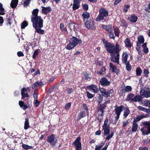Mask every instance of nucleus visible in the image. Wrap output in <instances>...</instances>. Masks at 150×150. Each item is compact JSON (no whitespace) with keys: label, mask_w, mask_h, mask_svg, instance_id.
<instances>
[{"label":"nucleus","mask_w":150,"mask_h":150,"mask_svg":"<svg viewBox=\"0 0 150 150\" xmlns=\"http://www.w3.org/2000/svg\"><path fill=\"white\" fill-rule=\"evenodd\" d=\"M138 108L139 110L142 111L144 112H148L149 109L145 108L141 106H139L138 107Z\"/></svg>","instance_id":"nucleus-42"},{"label":"nucleus","mask_w":150,"mask_h":150,"mask_svg":"<svg viewBox=\"0 0 150 150\" xmlns=\"http://www.w3.org/2000/svg\"><path fill=\"white\" fill-rule=\"evenodd\" d=\"M115 53H119L120 51V46L118 44H116L115 47Z\"/></svg>","instance_id":"nucleus-52"},{"label":"nucleus","mask_w":150,"mask_h":150,"mask_svg":"<svg viewBox=\"0 0 150 150\" xmlns=\"http://www.w3.org/2000/svg\"><path fill=\"white\" fill-rule=\"evenodd\" d=\"M19 104L21 107L23 108L24 110L28 108L27 106L25 105L23 102L22 101H20L19 102Z\"/></svg>","instance_id":"nucleus-36"},{"label":"nucleus","mask_w":150,"mask_h":150,"mask_svg":"<svg viewBox=\"0 0 150 150\" xmlns=\"http://www.w3.org/2000/svg\"><path fill=\"white\" fill-rule=\"evenodd\" d=\"M47 141L49 142L51 146L54 145L56 142V138L53 134L48 137Z\"/></svg>","instance_id":"nucleus-10"},{"label":"nucleus","mask_w":150,"mask_h":150,"mask_svg":"<svg viewBox=\"0 0 150 150\" xmlns=\"http://www.w3.org/2000/svg\"><path fill=\"white\" fill-rule=\"evenodd\" d=\"M137 17L135 15H132L130 17L128 18V20L132 22L135 23L137 20Z\"/></svg>","instance_id":"nucleus-20"},{"label":"nucleus","mask_w":150,"mask_h":150,"mask_svg":"<svg viewBox=\"0 0 150 150\" xmlns=\"http://www.w3.org/2000/svg\"><path fill=\"white\" fill-rule=\"evenodd\" d=\"M146 10L147 11L150 13V2L148 6L146 8Z\"/></svg>","instance_id":"nucleus-63"},{"label":"nucleus","mask_w":150,"mask_h":150,"mask_svg":"<svg viewBox=\"0 0 150 150\" xmlns=\"http://www.w3.org/2000/svg\"><path fill=\"white\" fill-rule=\"evenodd\" d=\"M86 27L88 29H92L94 27V22L92 21L85 22Z\"/></svg>","instance_id":"nucleus-16"},{"label":"nucleus","mask_w":150,"mask_h":150,"mask_svg":"<svg viewBox=\"0 0 150 150\" xmlns=\"http://www.w3.org/2000/svg\"><path fill=\"white\" fill-rule=\"evenodd\" d=\"M60 29L61 30H64V25L62 23H61L60 24Z\"/></svg>","instance_id":"nucleus-64"},{"label":"nucleus","mask_w":150,"mask_h":150,"mask_svg":"<svg viewBox=\"0 0 150 150\" xmlns=\"http://www.w3.org/2000/svg\"><path fill=\"white\" fill-rule=\"evenodd\" d=\"M90 91L94 93H96L98 91V87L95 85H92L87 87Z\"/></svg>","instance_id":"nucleus-14"},{"label":"nucleus","mask_w":150,"mask_h":150,"mask_svg":"<svg viewBox=\"0 0 150 150\" xmlns=\"http://www.w3.org/2000/svg\"><path fill=\"white\" fill-rule=\"evenodd\" d=\"M104 144V142H102L100 144L96 145L95 146V150H100Z\"/></svg>","instance_id":"nucleus-39"},{"label":"nucleus","mask_w":150,"mask_h":150,"mask_svg":"<svg viewBox=\"0 0 150 150\" xmlns=\"http://www.w3.org/2000/svg\"><path fill=\"white\" fill-rule=\"evenodd\" d=\"M136 72L137 75L140 76L142 72V71L139 67H137L136 69Z\"/></svg>","instance_id":"nucleus-44"},{"label":"nucleus","mask_w":150,"mask_h":150,"mask_svg":"<svg viewBox=\"0 0 150 150\" xmlns=\"http://www.w3.org/2000/svg\"><path fill=\"white\" fill-rule=\"evenodd\" d=\"M87 96L88 98H91L93 96V95L88 91L86 92Z\"/></svg>","instance_id":"nucleus-57"},{"label":"nucleus","mask_w":150,"mask_h":150,"mask_svg":"<svg viewBox=\"0 0 150 150\" xmlns=\"http://www.w3.org/2000/svg\"><path fill=\"white\" fill-rule=\"evenodd\" d=\"M103 42L108 52L111 54H113L115 53V46L113 44H110L105 41H103Z\"/></svg>","instance_id":"nucleus-5"},{"label":"nucleus","mask_w":150,"mask_h":150,"mask_svg":"<svg viewBox=\"0 0 150 150\" xmlns=\"http://www.w3.org/2000/svg\"><path fill=\"white\" fill-rule=\"evenodd\" d=\"M85 115L84 111L81 112L78 115V118H77V120L79 121L81 119L83 118Z\"/></svg>","instance_id":"nucleus-34"},{"label":"nucleus","mask_w":150,"mask_h":150,"mask_svg":"<svg viewBox=\"0 0 150 150\" xmlns=\"http://www.w3.org/2000/svg\"><path fill=\"white\" fill-rule=\"evenodd\" d=\"M85 78L88 80L91 77V74L88 73L86 72L85 74Z\"/></svg>","instance_id":"nucleus-54"},{"label":"nucleus","mask_w":150,"mask_h":150,"mask_svg":"<svg viewBox=\"0 0 150 150\" xmlns=\"http://www.w3.org/2000/svg\"><path fill=\"white\" fill-rule=\"evenodd\" d=\"M82 16L84 19V21L86 22L88 21L89 16V13L88 12H84L82 14Z\"/></svg>","instance_id":"nucleus-28"},{"label":"nucleus","mask_w":150,"mask_h":150,"mask_svg":"<svg viewBox=\"0 0 150 150\" xmlns=\"http://www.w3.org/2000/svg\"><path fill=\"white\" fill-rule=\"evenodd\" d=\"M108 120L107 118L105 120L104 124L103 126V129L104 132V135L106 136V140H109L112 138L114 134L113 132H112L109 134L110 131V125L108 123Z\"/></svg>","instance_id":"nucleus-2"},{"label":"nucleus","mask_w":150,"mask_h":150,"mask_svg":"<svg viewBox=\"0 0 150 150\" xmlns=\"http://www.w3.org/2000/svg\"><path fill=\"white\" fill-rule=\"evenodd\" d=\"M100 91L102 95L105 97H108L110 96L109 93L106 91V90L104 88H101Z\"/></svg>","instance_id":"nucleus-17"},{"label":"nucleus","mask_w":150,"mask_h":150,"mask_svg":"<svg viewBox=\"0 0 150 150\" xmlns=\"http://www.w3.org/2000/svg\"><path fill=\"white\" fill-rule=\"evenodd\" d=\"M110 67L111 71L113 72H115L117 74L119 73V71L117 70L116 67L113 65L112 63H110Z\"/></svg>","instance_id":"nucleus-19"},{"label":"nucleus","mask_w":150,"mask_h":150,"mask_svg":"<svg viewBox=\"0 0 150 150\" xmlns=\"http://www.w3.org/2000/svg\"><path fill=\"white\" fill-rule=\"evenodd\" d=\"M125 8L123 9V11L124 12L126 13L129 7V5H127L125 6Z\"/></svg>","instance_id":"nucleus-59"},{"label":"nucleus","mask_w":150,"mask_h":150,"mask_svg":"<svg viewBox=\"0 0 150 150\" xmlns=\"http://www.w3.org/2000/svg\"><path fill=\"white\" fill-rule=\"evenodd\" d=\"M83 9L85 11H87L88 9V5L86 4L83 5Z\"/></svg>","instance_id":"nucleus-61"},{"label":"nucleus","mask_w":150,"mask_h":150,"mask_svg":"<svg viewBox=\"0 0 150 150\" xmlns=\"http://www.w3.org/2000/svg\"><path fill=\"white\" fill-rule=\"evenodd\" d=\"M105 67H102L100 71H98V73L100 75H104L105 73Z\"/></svg>","instance_id":"nucleus-37"},{"label":"nucleus","mask_w":150,"mask_h":150,"mask_svg":"<svg viewBox=\"0 0 150 150\" xmlns=\"http://www.w3.org/2000/svg\"><path fill=\"white\" fill-rule=\"evenodd\" d=\"M18 3V0H12L10 4L11 6L13 8L16 7Z\"/></svg>","instance_id":"nucleus-27"},{"label":"nucleus","mask_w":150,"mask_h":150,"mask_svg":"<svg viewBox=\"0 0 150 150\" xmlns=\"http://www.w3.org/2000/svg\"><path fill=\"white\" fill-rule=\"evenodd\" d=\"M73 91L74 90L71 88L69 87L66 88V91L68 94L72 93Z\"/></svg>","instance_id":"nucleus-48"},{"label":"nucleus","mask_w":150,"mask_h":150,"mask_svg":"<svg viewBox=\"0 0 150 150\" xmlns=\"http://www.w3.org/2000/svg\"><path fill=\"white\" fill-rule=\"evenodd\" d=\"M100 83L102 86H109L110 84V82L108 81L106 78L103 77L100 79Z\"/></svg>","instance_id":"nucleus-13"},{"label":"nucleus","mask_w":150,"mask_h":150,"mask_svg":"<svg viewBox=\"0 0 150 150\" xmlns=\"http://www.w3.org/2000/svg\"><path fill=\"white\" fill-rule=\"evenodd\" d=\"M140 94L145 98L150 97V89L146 88L141 89L140 91Z\"/></svg>","instance_id":"nucleus-9"},{"label":"nucleus","mask_w":150,"mask_h":150,"mask_svg":"<svg viewBox=\"0 0 150 150\" xmlns=\"http://www.w3.org/2000/svg\"><path fill=\"white\" fill-rule=\"evenodd\" d=\"M0 15H4L5 14V13L4 12V9L3 7V5L2 4L0 3Z\"/></svg>","instance_id":"nucleus-43"},{"label":"nucleus","mask_w":150,"mask_h":150,"mask_svg":"<svg viewBox=\"0 0 150 150\" xmlns=\"http://www.w3.org/2000/svg\"><path fill=\"white\" fill-rule=\"evenodd\" d=\"M80 1L78 0H74L72 7L73 10L75 11L80 7Z\"/></svg>","instance_id":"nucleus-15"},{"label":"nucleus","mask_w":150,"mask_h":150,"mask_svg":"<svg viewBox=\"0 0 150 150\" xmlns=\"http://www.w3.org/2000/svg\"><path fill=\"white\" fill-rule=\"evenodd\" d=\"M22 147L24 149L26 150L30 149L32 148V147L31 146H29L28 145L25 144H23L22 145Z\"/></svg>","instance_id":"nucleus-45"},{"label":"nucleus","mask_w":150,"mask_h":150,"mask_svg":"<svg viewBox=\"0 0 150 150\" xmlns=\"http://www.w3.org/2000/svg\"><path fill=\"white\" fill-rule=\"evenodd\" d=\"M71 103H67L65 105V108L66 110L68 109L71 106Z\"/></svg>","instance_id":"nucleus-58"},{"label":"nucleus","mask_w":150,"mask_h":150,"mask_svg":"<svg viewBox=\"0 0 150 150\" xmlns=\"http://www.w3.org/2000/svg\"><path fill=\"white\" fill-rule=\"evenodd\" d=\"M124 42L126 47H130L132 46L131 43L129 38H127L126 39Z\"/></svg>","instance_id":"nucleus-33"},{"label":"nucleus","mask_w":150,"mask_h":150,"mask_svg":"<svg viewBox=\"0 0 150 150\" xmlns=\"http://www.w3.org/2000/svg\"><path fill=\"white\" fill-rule=\"evenodd\" d=\"M81 138L78 137L74 141L73 144L76 147V150H81V144L80 142Z\"/></svg>","instance_id":"nucleus-11"},{"label":"nucleus","mask_w":150,"mask_h":150,"mask_svg":"<svg viewBox=\"0 0 150 150\" xmlns=\"http://www.w3.org/2000/svg\"><path fill=\"white\" fill-rule=\"evenodd\" d=\"M82 41L80 39L74 37L71 38L69 41V43L66 46V48L68 50H70L74 48L78 44H81Z\"/></svg>","instance_id":"nucleus-3"},{"label":"nucleus","mask_w":150,"mask_h":150,"mask_svg":"<svg viewBox=\"0 0 150 150\" xmlns=\"http://www.w3.org/2000/svg\"><path fill=\"white\" fill-rule=\"evenodd\" d=\"M124 64H125L126 65L127 69L128 71L130 70L131 69V67L129 64V62L126 63H124Z\"/></svg>","instance_id":"nucleus-50"},{"label":"nucleus","mask_w":150,"mask_h":150,"mask_svg":"<svg viewBox=\"0 0 150 150\" xmlns=\"http://www.w3.org/2000/svg\"><path fill=\"white\" fill-rule=\"evenodd\" d=\"M101 105L99 107L100 111L101 112V114H102L103 113V109H104L105 107V105Z\"/></svg>","instance_id":"nucleus-51"},{"label":"nucleus","mask_w":150,"mask_h":150,"mask_svg":"<svg viewBox=\"0 0 150 150\" xmlns=\"http://www.w3.org/2000/svg\"><path fill=\"white\" fill-rule=\"evenodd\" d=\"M30 0H27L25 1L23 4V6L24 7H26L30 3Z\"/></svg>","instance_id":"nucleus-49"},{"label":"nucleus","mask_w":150,"mask_h":150,"mask_svg":"<svg viewBox=\"0 0 150 150\" xmlns=\"http://www.w3.org/2000/svg\"><path fill=\"white\" fill-rule=\"evenodd\" d=\"M28 25V23L26 21H24L22 23L21 26L22 29H24Z\"/></svg>","instance_id":"nucleus-53"},{"label":"nucleus","mask_w":150,"mask_h":150,"mask_svg":"<svg viewBox=\"0 0 150 150\" xmlns=\"http://www.w3.org/2000/svg\"><path fill=\"white\" fill-rule=\"evenodd\" d=\"M128 57V54L126 52H123L122 55V61L123 63H126L127 62H129L127 61Z\"/></svg>","instance_id":"nucleus-18"},{"label":"nucleus","mask_w":150,"mask_h":150,"mask_svg":"<svg viewBox=\"0 0 150 150\" xmlns=\"http://www.w3.org/2000/svg\"><path fill=\"white\" fill-rule=\"evenodd\" d=\"M78 26L77 24L73 23H70L69 25V27L70 29L73 30L75 31L77 30Z\"/></svg>","instance_id":"nucleus-22"},{"label":"nucleus","mask_w":150,"mask_h":150,"mask_svg":"<svg viewBox=\"0 0 150 150\" xmlns=\"http://www.w3.org/2000/svg\"><path fill=\"white\" fill-rule=\"evenodd\" d=\"M144 76L146 77L148 76V74L149 73V72L148 70L147 69H144Z\"/></svg>","instance_id":"nucleus-55"},{"label":"nucleus","mask_w":150,"mask_h":150,"mask_svg":"<svg viewBox=\"0 0 150 150\" xmlns=\"http://www.w3.org/2000/svg\"><path fill=\"white\" fill-rule=\"evenodd\" d=\"M129 110L128 108H126L124 113V116L127 117L129 113Z\"/></svg>","instance_id":"nucleus-46"},{"label":"nucleus","mask_w":150,"mask_h":150,"mask_svg":"<svg viewBox=\"0 0 150 150\" xmlns=\"http://www.w3.org/2000/svg\"><path fill=\"white\" fill-rule=\"evenodd\" d=\"M144 126L141 129V131L144 135H147L150 133V123L148 122H143Z\"/></svg>","instance_id":"nucleus-7"},{"label":"nucleus","mask_w":150,"mask_h":150,"mask_svg":"<svg viewBox=\"0 0 150 150\" xmlns=\"http://www.w3.org/2000/svg\"><path fill=\"white\" fill-rule=\"evenodd\" d=\"M42 13L46 15L48 12L52 11L51 8L50 7H42Z\"/></svg>","instance_id":"nucleus-21"},{"label":"nucleus","mask_w":150,"mask_h":150,"mask_svg":"<svg viewBox=\"0 0 150 150\" xmlns=\"http://www.w3.org/2000/svg\"><path fill=\"white\" fill-rule=\"evenodd\" d=\"M102 26L104 29L108 31V35L110 38L114 39L115 36H119V30L117 28H115L114 29V33L113 31L114 27L112 25H103Z\"/></svg>","instance_id":"nucleus-1"},{"label":"nucleus","mask_w":150,"mask_h":150,"mask_svg":"<svg viewBox=\"0 0 150 150\" xmlns=\"http://www.w3.org/2000/svg\"><path fill=\"white\" fill-rule=\"evenodd\" d=\"M39 51L40 50L39 49L36 50L34 51L33 55V58L34 59L35 58L36 56L38 54Z\"/></svg>","instance_id":"nucleus-47"},{"label":"nucleus","mask_w":150,"mask_h":150,"mask_svg":"<svg viewBox=\"0 0 150 150\" xmlns=\"http://www.w3.org/2000/svg\"><path fill=\"white\" fill-rule=\"evenodd\" d=\"M38 9L34 10L32 12V16L31 17V19H33L34 18L39 16H38Z\"/></svg>","instance_id":"nucleus-30"},{"label":"nucleus","mask_w":150,"mask_h":150,"mask_svg":"<svg viewBox=\"0 0 150 150\" xmlns=\"http://www.w3.org/2000/svg\"><path fill=\"white\" fill-rule=\"evenodd\" d=\"M114 55L111 54V61L113 62H115L119 64V53H115Z\"/></svg>","instance_id":"nucleus-12"},{"label":"nucleus","mask_w":150,"mask_h":150,"mask_svg":"<svg viewBox=\"0 0 150 150\" xmlns=\"http://www.w3.org/2000/svg\"><path fill=\"white\" fill-rule=\"evenodd\" d=\"M115 112L116 116H115V123H116L118 119L119 118L121 112L124 107L122 106H116L115 107Z\"/></svg>","instance_id":"nucleus-8"},{"label":"nucleus","mask_w":150,"mask_h":150,"mask_svg":"<svg viewBox=\"0 0 150 150\" xmlns=\"http://www.w3.org/2000/svg\"><path fill=\"white\" fill-rule=\"evenodd\" d=\"M138 41L137 43L138 46L141 45V44H143L144 42V39L142 36H140L138 38Z\"/></svg>","instance_id":"nucleus-24"},{"label":"nucleus","mask_w":150,"mask_h":150,"mask_svg":"<svg viewBox=\"0 0 150 150\" xmlns=\"http://www.w3.org/2000/svg\"><path fill=\"white\" fill-rule=\"evenodd\" d=\"M144 105L146 107H148L150 110V101L149 100H145L144 101Z\"/></svg>","instance_id":"nucleus-40"},{"label":"nucleus","mask_w":150,"mask_h":150,"mask_svg":"<svg viewBox=\"0 0 150 150\" xmlns=\"http://www.w3.org/2000/svg\"><path fill=\"white\" fill-rule=\"evenodd\" d=\"M134 96V94L132 93H130L127 95V100L128 101H133Z\"/></svg>","instance_id":"nucleus-29"},{"label":"nucleus","mask_w":150,"mask_h":150,"mask_svg":"<svg viewBox=\"0 0 150 150\" xmlns=\"http://www.w3.org/2000/svg\"><path fill=\"white\" fill-rule=\"evenodd\" d=\"M36 30V32L41 34H43L44 33V31L43 30L41 29V28H38V26L36 27H33Z\"/></svg>","instance_id":"nucleus-35"},{"label":"nucleus","mask_w":150,"mask_h":150,"mask_svg":"<svg viewBox=\"0 0 150 150\" xmlns=\"http://www.w3.org/2000/svg\"><path fill=\"white\" fill-rule=\"evenodd\" d=\"M138 127V125L135 122H134L132 129V132H135L137 130Z\"/></svg>","instance_id":"nucleus-38"},{"label":"nucleus","mask_w":150,"mask_h":150,"mask_svg":"<svg viewBox=\"0 0 150 150\" xmlns=\"http://www.w3.org/2000/svg\"><path fill=\"white\" fill-rule=\"evenodd\" d=\"M142 100V98L139 96L135 95L134 96L133 102H140Z\"/></svg>","instance_id":"nucleus-31"},{"label":"nucleus","mask_w":150,"mask_h":150,"mask_svg":"<svg viewBox=\"0 0 150 150\" xmlns=\"http://www.w3.org/2000/svg\"><path fill=\"white\" fill-rule=\"evenodd\" d=\"M35 104L36 107H38L39 105L40 102L38 101L37 99L35 100Z\"/></svg>","instance_id":"nucleus-62"},{"label":"nucleus","mask_w":150,"mask_h":150,"mask_svg":"<svg viewBox=\"0 0 150 150\" xmlns=\"http://www.w3.org/2000/svg\"><path fill=\"white\" fill-rule=\"evenodd\" d=\"M129 120H127L125 121H123V127H126L127 125H128L129 123V122L128 121Z\"/></svg>","instance_id":"nucleus-60"},{"label":"nucleus","mask_w":150,"mask_h":150,"mask_svg":"<svg viewBox=\"0 0 150 150\" xmlns=\"http://www.w3.org/2000/svg\"><path fill=\"white\" fill-rule=\"evenodd\" d=\"M99 13L96 21H98L101 20H103L104 17H106L108 15V11L103 8H101L99 10Z\"/></svg>","instance_id":"nucleus-6"},{"label":"nucleus","mask_w":150,"mask_h":150,"mask_svg":"<svg viewBox=\"0 0 150 150\" xmlns=\"http://www.w3.org/2000/svg\"><path fill=\"white\" fill-rule=\"evenodd\" d=\"M121 25L122 26H127V24L125 21L124 20H122L121 21Z\"/></svg>","instance_id":"nucleus-56"},{"label":"nucleus","mask_w":150,"mask_h":150,"mask_svg":"<svg viewBox=\"0 0 150 150\" xmlns=\"http://www.w3.org/2000/svg\"><path fill=\"white\" fill-rule=\"evenodd\" d=\"M28 89V87L27 88H23L21 90V94L22 98H25V97L27 98L29 96V95L28 93L26 94L25 96H24V93L26 92L27 90Z\"/></svg>","instance_id":"nucleus-23"},{"label":"nucleus","mask_w":150,"mask_h":150,"mask_svg":"<svg viewBox=\"0 0 150 150\" xmlns=\"http://www.w3.org/2000/svg\"><path fill=\"white\" fill-rule=\"evenodd\" d=\"M30 127L29 125V122L28 118H25V121L24 123V129H27Z\"/></svg>","instance_id":"nucleus-32"},{"label":"nucleus","mask_w":150,"mask_h":150,"mask_svg":"<svg viewBox=\"0 0 150 150\" xmlns=\"http://www.w3.org/2000/svg\"><path fill=\"white\" fill-rule=\"evenodd\" d=\"M132 88L130 86H127L122 89V91L124 93L131 91Z\"/></svg>","instance_id":"nucleus-26"},{"label":"nucleus","mask_w":150,"mask_h":150,"mask_svg":"<svg viewBox=\"0 0 150 150\" xmlns=\"http://www.w3.org/2000/svg\"><path fill=\"white\" fill-rule=\"evenodd\" d=\"M31 21L33 23V27L38 26L39 28H42L43 26V20L40 16H38L31 19Z\"/></svg>","instance_id":"nucleus-4"},{"label":"nucleus","mask_w":150,"mask_h":150,"mask_svg":"<svg viewBox=\"0 0 150 150\" xmlns=\"http://www.w3.org/2000/svg\"><path fill=\"white\" fill-rule=\"evenodd\" d=\"M43 85V83L42 82L38 81L32 85V87L33 88H35L39 86H42Z\"/></svg>","instance_id":"nucleus-25"},{"label":"nucleus","mask_w":150,"mask_h":150,"mask_svg":"<svg viewBox=\"0 0 150 150\" xmlns=\"http://www.w3.org/2000/svg\"><path fill=\"white\" fill-rule=\"evenodd\" d=\"M148 117V115H138V117H137L136 119L137 120L139 121L143 118L147 117Z\"/></svg>","instance_id":"nucleus-41"}]
</instances>
